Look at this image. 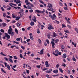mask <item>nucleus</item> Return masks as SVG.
Here are the masks:
<instances>
[{
    "label": "nucleus",
    "instance_id": "f257e3e1",
    "mask_svg": "<svg viewBox=\"0 0 78 78\" xmlns=\"http://www.w3.org/2000/svg\"><path fill=\"white\" fill-rule=\"evenodd\" d=\"M49 17L51 18L52 20H54V19H55L56 18V16L55 14H53L52 15L51 14L49 15Z\"/></svg>",
    "mask_w": 78,
    "mask_h": 78
},
{
    "label": "nucleus",
    "instance_id": "f03ea898",
    "mask_svg": "<svg viewBox=\"0 0 78 78\" xmlns=\"http://www.w3.org/2000/svg\"><path fill=\"white\" fill-rule=\"evenodd\" d=\"M4 64H5V67H7L8 70H11V69H10V66H9V65H7V63H6V62H4Z\"/></svg>",
    "mask_w": 78,
    "mask_h": 78
},
{
    "label": "nucleus",
    "instance_id": "7ed1b4c3",
    "mask_svg": "<svg viewBox=\"0 0 78 78\" xmlns=\"http://www.w3.org/2000/svg\"><path fill=\"white\" fill-rule=\"evenodd\" d=\"M55 53H55V52H53L52 53L55 55V56H58V53H59V51L58 50H56L55 51Z\"/></svg>",
    "mask_w": 78,
    "mask_h": 78
},
{
    "label": "nucleus",
    "instance_id": "20e7f679",
    "mask_svg": "<svg viewBox=\"0 0 78 78\" xmlns=\"http://www.w3.org/2000/svg\"><path fill=\"white\" fill-rule=\"evenodd\" d=\"M48 30H52V29H54L53 28V26L51 25L50 24H48Z\"/></svg>",
    "mask_w": 78,
    "mask_h": 78
},
{
    "label": "nucleus",
    "instance_id": "39448f33",
    "mask_svg": "<svg viewBox=\"0 0 78 78\" xmlns=\"http://www.w3.org/2000/svg\"><path fill=\"white\" fill-rule=\"evenodd\" d=\"M9 30H8V33L10 35L11 32H12V29L11 28V26H10L9 27Z\"/></svg>",
    "mask_w": 78,
    "mask_h": 78
},
{
    "label": "nucleus",
    "instance_id": "423d86ee",
    "mask_svg": "<svg viewBox=\"0 0 78 78\" xmlns=\"http://www.w3.org/2000/svg\"><path fill=\"white\" fill-rule=\"evenodd\" d=\"M5 37H7V39H10V36L8 34L5 33Z\"/></svg>",
    "mask_w": 78,
    "mask_h": 78
},
{
    "label": "nucleus",
    "instance_id": "0eeeda50",
    "mask_svg": "<svg viewBox=\"0 0 78 78\" xmlns=\"http://www.w3.org/2000/svg\"><path fill=\"white\" fill-rule=\"evenodd\" d=\"M45 65L46 67H48L50 66V65L48 64V61H46L45 62Z\"/></svg>",
    "mask_w": 78,
    "mask_h": 78
},
{
    "label": "nucleus",
    "instance_id": "6e6552de",
    "mask_svg": "<svg viewBox=\"0 0 78 78\" xmlns=\"http://www.w3.org/2000/svg\"><path fill=\"white\" fill-rule=\"evenodd\" d=\"M57 36V34L55 32H53V35H51L52 37H55Z\"/></svg>",
    "mask_w": 78,
    "mask_h": 78
},
{
    "label": "nucleus",
    "instance_id": "1a4fd4ad",
    "mask_svg": "<svg viewBox=\"0 0 78 78\" xmlns=\"http://www.w3.org/2000/svg\"><path fill=\"white\" fill-rule=\"evenodd\" d=\"M9 5H10V6H11V7H13V6H12V5H13V6H17V5H16V4H13L12 2H11L10 3H9Z\"/></svg>",
    "mask_w": 78,
    "mask_h": 78
},
{
    "label": "nucleus",
    "instance_id": "9d476101",
    "mask_svg": "<svg viewBox=\"0 0 78 78\" xmlns=\"http://www.w3.org/2000/svg\"><path fill=\"white\" fill-rule=\"evenodd\" d=\"M51 43L52 44V48H55V42H54V41H52L51 42Z\"/></svg>",
    "mask_w": 78,
    "mask_h": 78
},
{
    "label": "nucleus",
    "instance_id": "9b49d317",
    "mask_svg": "<svg viewBox=\"0 0 78 78\" xmlns=\"http://www.w3.org/2000/svg\"><path fill=\"white\" fill-rule=\"evenodd\" d=\"M53 73H58V70L55 69L53 71Z\"/></svg>",
    "mask_w": 78,
    "mask_h": 78
},
{
    "label": "nucleus",
    "instance_id": "f8f14e48",
    "mask_svg": "<svg viewBox=\"0 0 78 78\" xmlns=\"http://www.w3.org/2000/svg\"><path fill=\"white\" fill-rule=\"evenodd\" d=\"M40 51V55H43V54H44V49H42Z\"/></svg>",
    "mask_w": 78,
    "mask_h": 78
},
{
    "label": "nucleus",
    "instance_id": "ddd939ff",
    "mask_svg": "<svg viewBox=\"0 0 78 78\" xmlns=\"http://www.w3.org/2000/svg\"><path fill=\"white\" fill-rule=\"evenodd\" d=\"M35 12H37V13H40L41 14H42L41 11L39 10H35Z\"/></svg>",
    "mask_w": 78,
    "mask_h": 78
},
{
    "label": "nucleus",
    "instance_id": "4468645a",
    "mask_svg": "<svg viewBox=\"0 0 78 78\" xmlns=\"http://www.w3.org/2000/svg\"><path fill=\"white\" fill-rule=\"evenodd\" d=\"M72 44L73 45H74L75 47H76V44H77L76 43H74L73 41L72 42Z\"/></svg>",
    "mask_w": 78,
    "mask_h": 78
},
{
    "label": "nucleus",
    "instance_id": "2eb2a0df",
    "mask_svg": "<svg viewBox=\"0 0 78 78\" xmlns=\"http://www.w3.org/2000/svg\"><path fill=\"white\" fill-rule=\"evenodd\" d=\"M32 20L34 21L35 22H36L37 21V20H36V17L34 16V18L32 19Z\"/></svg>",
    "mask_w": 78,
    "mask_h": 78
},
{
    "label": "nucleus",
    "instance_id": "dca6fc26",
    "mask_svg": "<svg viewBox=\"0 0 78 78\" xmlns=\"http://www.w3.org/2000/svg\"><path fill=\"white\" fill-rule=\"evenodd\" d=\"M1 70L2 72H3V73H6V71H5L4 69H3L2 68L1 69Z\"/></svg>",
    "mask_w": 78,
    "mask_h": 78
},
{
    "label": "nucleus",
    "instance_id": "f3484780",
    "mask_svg": "<svg viewBox=\"0 0 78 78\" xmlns=\"http://www.w3.org/2000/svg\"><path fill=\"white\" fill-rule=\"evenodd\" d=\"M59 70L61 73H63V70H62V68H59Z\"/></svg>",
    "mask_w": 78,
    "mask_h": 78
},
{
    "label": "nucleus",
    "instance_id": "a211bd4d",
    "mask_svg": "<svg viewBox=\"0 0 78 78\" xmlns=\"http://www.w3.org/2000/svg\"><path fill=\"white\" fill-rule=\"evenodd\" d=\"M7 8H8L7 9V10H10V9H11V7H10L9 6L7 5Z\"/></svg>",
    "mask_w": 78,
    "mask_h": 78
},
{
    "label": "nucleus",
    "instance_id": "6ab92c4d",
    "mask_svg": "<svg viewBox=\"0 0 78 78\" xmlns=\"http://www.w3.org/2000/svg\"><path fill=\"white\" fill-rule=\"evenodd\" d=\"M63 58H67V55L65 54H64L63 55Z\"/></svg>",
    "mask_w": 78,
    "mask_h": 78
},
{
    "label": "nucleus",
    "instance_id": "aec40b11",
    "mask_svg": "<svg viewBox=\"0 0 78 78\" xmlns=\"http://www.w3.org/2000/svg\"><path fill=\"white\" fill-rule=\"evenodd\" d=\"M37 32L38 34H39L40 33V30L39 29H37Z\"/></svg>",
    "mask_w": 78,
    "mask_h": 78
},
{
    "label": "nucleus",
    "instance_id": "412c9836",
    "mask_svg": "<svg viewBox=\"0 0 78 78\" xmlns=\"http://www.w3.org/2000/svg\"><path fill=\"white\" fill-rule=\"evenodd\" d=\"M9 61L10 62H11L12 63H13V61H12V59H11V58H9Z\"/></svg>",
    "mask_w": 78,
    "mask_h": 78
},
{
    "label": "nucleus",
    "instance_id": "4be33fe9",
    "mask_svg": "<svg viewBox=\"0 0 78 78\" xmlns=\"http://www.w3.org/2000/svg\"><path fill=\"white\" fill-rule=\"evenodd\" d=\"M27 6V9H31V7L30 6L28 5Z\"/></svg>",
    "mask_w": 78,
    "mask_h": 78
},
{
    "label": "nucleus",
    "instance_id": "5701e85b",
    "mask_svg": "<svg viewBox=\"0 0 78 78\" xmlns=\"http://www.w3.org/2000/svg\"><path fill=\"white\" fill-rule=\"evenodd\" d=\"M30 24L31 26H33L34 25V22H32Z\"/></svg>",
    "mask_w": 78,
    "mask_h": 78
},
{
    "label": "nucleus",
    "instance_id": "b1692460",
    "mask_svg": "<svg viewBox=\"0 0 78 78\" xmlns=\"http://www.w3.org/2000/svg\"><path fill=\"white\" fill-rule=\"evenodd\" d=\"M59 41V40L58 39H56L54 40V41L55 43H56V44H57V42H58Z\"/></svg>",
    "mask_w": 78,
    "mask_h": 78
},
{
    "label": "nucleus",
    "instance_id": "393cba45",
    "mask_svg": "<svg viewBox=\"0 0 78 78\" xmlns=\"http://www.w3.org/2000/svg\"><path fill=\"white\" fill-rule=\"evenodd\" d=\"M16 41H18V42H19L20 41V38H17L16 39Z\"/></svg>",
    "mask_w": 78,
    "mask_h": 78
},
{
    "label": "nucleus",
    "instance_id": "a878e982",
    "mask_svg": "<svg viewBox=\"0 0 78 78\" xmlns=\"http://www.w3.org/2000/svg\"><path fill=\"white\" fill-rule=\"evenodd\" d=\"M15 31L16 34H18V30H17L16 28L15 30Z\"/></svg>",
    "mask_w": 78,
    "mask_h": 78
},
{
    "label": "nucleus",
    "instance_id": "bb28decb",
    "mask_svg": "<svg viewBox=\"0 0 78 78\" xmlns=\"http://www.w3.org/2000/svg\"><path fill=\"white\" fill-rule=\"evenodd\" d=\"M56 67L57 69H58L59 68V64H57L55 66Z\"/></svg>",
    "mask_w": 78,
    "mask_h": 78
},
{
    "label": "nucleus",
    "instance_id": "cd10ccee",
    "mask_svg": "<svg viewBox=\"0 0 78 78\" xmlns=\"http://www.w3.org/2000/svg\"><path fill=\"white\" fill-rule=\"evenodd\" d=\"M73 61H76V59L75 58V56H73Z\"/></svg>",
    "mask_w": 78,
    "mask_h": 78
},
{
    "label": "nucleus",
    "instance_id": "c85d7f7f",
    "mask_svg": "<svg viewBox=\"0 0 78 78\" xmlns=\"http://www.w3.org/2000/svg\"><path fill=\"white\" fill-rule=\"evenodd\" d=\"M70 19H69V18H68L67 20V22L69 23H70Z\"/></svg>",
    "mask_w": 78,
    "mask_h": 78
},
{
    "label": "nucleus",
    "instance_id": "c756f323",
    "mask_svg": "<svg viewBox=\"0 0 78 78\" xmlns=\"http://www.w3.org/2000/svg\"><path fill=\"white\" fill-rule=\"evenodd\" d=\"M62 66H63L64 67H65L66 66V64H65L64 63H63L62 64Z\"/></svg>",
    "mask_w": 78,
    "mask_h": 78
},
{
    "label": "nucleus",
    "instance_id": "7c9ffc66",
    "mask_svg": "<svg viewBox=\"0 0 78 78\" xmlns=\"http://www.w3.org/2000/svg\"><path fill=\"white\" fill-rule=\"evenodd\" d=\"M30 38L31 40H33L34 39V38L33 36H30Z\"/></svg>",
    "mask_w": 78,
    "mask_h": 78
},
{
    "label": "nucleus",
    "instance_id": "2f4dec72",
    "mask_svg": "<svg viewBox=\"0 0 78 78\" xmlns=\"http://www.w3.org/2000/svg\"><path fill=\"white\" fill-rule=\"evenodd\" d=\"M46 73H51V71L50 70H48L46 71Z\"/></svg>",
    "mask_w": 78,
    "mask_h": 78
},
{
    "label": "nucleus",
    "instance_id": "473e14b6",
    "mask_svg": "<svg viewBox=\"0 0 78 78\" xmlns=\"http://www.w3.org/2000/svg\"><path fill=\"white\" fill-rule=\"evenodd\" d=\"M46 42H47L48 44H50V42H49V41L48 39H47L46 40Z\"/></svg>",
    "mask_w": 78,
    "mask_h": 78
},
{
    "label": "nucleus",
    "instance_id": "72a5a7b5",
    "mask_svg": "<svg viewBox=\"0 0 78 78\" xmlns=\"http://www.w3.org/2000/svg\"><path fill=\"white\" fill-rule=\"evenodd\" d=\"M21 2H20V1L19 0H17V2L16 4H18L19 3H21Z\"/></svg>",
    "mask_w": 78,
    "mask_h": 78
},
{
    "label": "nucleus",
    "instance_id": "f704fd0d",
    "mask_svg": "<svg viewBox=\"0 0 78 78\" xmlns=\"http://www.w3.org/2000/svg\"><path fill=\"white\" fill-rule=\"evenodd\" d=\"M36 67L38 68V69H40L41 68V66L40 65H37Z\"/></svg>",
    "mask_w": 78,
    "mask_h": 78
},
{
    "label": "nucleus",
    "instance_id": "c9c22d12",
    "mask_svg": "<svg viewBox=\"0 0 78 78\" xmlns=\"http://www.w3.org/2000/svg\"><path fill=\"white\" fill-rule=\"evenodd\" d=\"M38 41L39 42V44L41 43V40L40 39H38Z\"/></svg>",
    "mask_w": 78,
    "mask_h": 78
},
{
    "label": "nucleus",
    "instance_id": "e433bc0d",
    "mask_svg": "<svg viewBox=\"0 0 78 78\" xmlns=\"http://www.w3.org/2000/svg\"><path fill=\"white\" fill-rule=\"evenodd\" d=\"M10 34L11 36H14V32H11Z\"/></svg>",
    "mask_w": 78,
    "mask_h": 78
},
{
    "label": "nucleus",
    "instance_id": "4c0bfd02",
    "mask_svg": "<svg viewBox=\"0 0 78 78\" xmlns=\"http://www.w3.org/2000/svg\"><path fill=\"white\" fill-rule=\"evenodd\" d=\"M64 31L66 33H70V32H69V30H64Z\"/></svg>",
    "mask_w": 78,
    "mask_h": 78
},
{
    "label": "nucleus",
    "instance_id": "58836bf2",
    "mask_svg": "<svg viewBox=\"0 0 78 78\" xmlns=\"http://www.w3.org/2000/svg\"><path fill=\"white\" fill-rule=\"evenodd\" d=\"M0 54H1V55H2V56H6V55H5L3 53V52H1Z\"/></svg>",
    "mask_w": 78,
    "mask_h": 78
},
{
    "label": "nucleus",
    "instance_id": "ea45409f",
    "mask_svg": "<svg viewBox=\"0 0 78 78\" xmlns=\"http://www.w3.org/2000/svg\"><path fill=\"white\" fill-rule=\"evenodd\" d=\"M21 48H22L23 50H24L25 49V48L23 46H21Z\"/></svg>",
    "mask_w": 78,
    "mask_h": 78
},
{
    "label": "nucleus",
    "instance_id": "a19ab883",
    "mask_svg": "<svg viewBox=\"0 0 78 78\" xmlns=\"http://www.w3.org/2000/svg\"><path fill=\"white\" fill-rule=\"evenodd\" d=\"M50 36H51V35L50 34H48V39H50Z\"/></svg>",
    "mask_w": 78,
    "mask_h": 78
},
{
    "label": "nucleus",
    "instance_id": "79ce46f5",
    "mask_svg": "<svg viewBox=\"0 0 78 78\" xmlns=\"http://www.w3.org/2000/svg\"><path fill=\"white\" fill-rule=\"evenodd\" d=\"M39 1L40 2V3H42V4H44V3L43 2V1L42 0H39Z\"/></svg>",
    "mask_w": 78,
    "mask_h": 78
},
{
    "label": "nucleus",
    "instance_id": "37998d69",
    "mask_svg": "<svg viewBox=\"0 0 78 78\" xmlns=\"http://www.w3.org/2000/svg\"><path fill=\"white\" fill-rule=\"evenodd\" d=\"M18 17L19 16L16 17H15V18H16L15 20H19V19H20Z\"/></svg>",
    "mask_w": 78,
    "mask_h": 78
},
{
    "label": "nucleus",
    "instance_id": "c03bdc74",
    "mask_svg": "<svg viewBox=\"0 0 78 78\" xmlns=\"http://www.w3.org/2000/svg\"><path fill=\"white\" fill-rule=\"evenodd\" d=\"M0 31L1 32H2V33H5V31L3 30V29H1Z\"/></svg>",
    "mask_w": 78,
    "mask_h": 78
},
{
    "label": "nucleus",
    "instance_id": "a18cd8bd",
    "mask_svg": "<svg viewBox=\"0 0 78 78\" xmlns=\"http://www.w3.org/2000/svg\"><path fill=\"white\" fill-rule=\"evenodd\" d=\"M45 11H46L45 9H43V11H41V14L44 13V12H45Z\"/></svg>",
    "mask_w": 78,
    "mask_h": 78
},
{
    "label": "nucleus",
    "instance_id": "49530a36",
    "mask_svg": "<svg viewBox=\"0 0 78 78\" xmlns=\"http://www.w3.org/2000/svg\"><path fill=\"white\" fill-rule=\"evenodd\" d=\"M54 23H55V22H56L57 23H58V24H59V22L56 20H55V22H54Z\"/></svg>",
    "mask_w": 78,
    "mask_h": 78
},
{
    "label": "nucleus",
    "instance_id": "de8ad7c7",
    "mask_svg": "<svg viewBox=\"0 0 78 78\" xmlns=\"http://www.w3.org/2000/svg\"><path fill=\"white\" fill-rule=\"evenodd\" d=\"M30 40H30V39H27L26 41L27 42H29L30 41Z\"/></svg>",
    "mask_w": 78,
    "mask_h": 78
},
{
    "label": "nucleus",
    "instance_id": "09e8293b",
    "mask_svg": "<svg viewBox=\"0 0 78 78\" xmlns=\"http://www.w3.org/2000/svg\"><path fill=\"white\" fill-rule=\"evenodd\" d=\"M62 28H65L66 27V25L64 24H62Z\"/></svg>",
    "mask_w": 78,
    "mask_h": 78
},
{
    "label": "nucleus",
    "instance_id": "8fccbe9b",
    "mask_svg": "<svg viewBox=\"0 0 78 78\" xmlns=\"http://www.w3.org/2000/svg\"><path fill=\"white\" fill-rule=\"evenodd\" d=\"M1 8L2 9V11H5V9H3V7H1Z\"/></svg>",
    "mask_w": 78,
    "mask_h": 78
},
{
    "label": "nucleus",
    "instance_id": "3c124183",
    "mask_svg": "<svg viewBox=\"0 0 78 78\" xmlns=\"http://www.w3.org/2000/svg\"><path fill=\"white\" fill-rule=\"evenodd\" d=\"M2 25L3 27H5L6 26V23H2Z\"/></svg>",
    "mask_w": 78,
    "mask_h": 78
},
{
    "label": "nucleus",
    "instance_id": "603ef678",
    "mask_svg": "<svg viewBox=\"0 0 78 78\" xmlns=\"http://www.w3.org/2000/svg\"><path fill=\"white\" fill-rule=\"evenodd\" d=\"M13 57H14V59H18V58H17V57H16V56H13Z\"/></svg>",
    "mask_w": 78,
    "mask_h": 78
},
{
    "label": "nucleus",
    "instance_id": "864d4df0",
    "mask_svg": "<svg viewBox=\"0 0 78 78\" xmlns=\"http://www.w3.org/2000/svg\"><path fill=\"white\" fill-rule=\"evenodd\" d=\"M20 58H22L23 57V56L22 55V54H20Z\"/></svg>",
    "mask_w": 78,
    "mask_h": 78
},
{
    "label": "nucleus",
    "instance_id": "5fc2aeb1",
    "mask_svg": "<svg viewBox=\"0 0 78 78\" xmlns=\"http://www.w3.org/2000/svg\"><path fill=\"white\" fill-rule=\"evenodd\" d=\"M30 4H31V3L28 2L26 3V5H30Z\"/></svg>",
    "mask_w": 78,
    "mask_h": 78
},
{
    "label": "nucleus",
    "instance_id": "6e6d98bb",
    "mask_svg": "<svg viewBox=\"0 0 78 78\" xmlns=\"http://www.w3.org/2000/svg\"><path fill=\"white\" fill-rule=\"evenodd\" d=\"M6 14L5 13H3V16L4 17H6Z\"/></svg>",
    "mask_w": 78,
    "mask_h": 78
},
{
    "label": "nucleus",
    "instance_id": "4d7b16f0",
    "mask_svg": "<svg viewBox=\"0 0 78 78\" xmlns=\"http://www.w3.org/2000/svg\"><path fill=\"white\" fill-rule=\"evenodd\" d=\"M48 70V68H44L43 69V71H45V70Z\"/></svg>",
    "mask_w": 78,
    "mask_h": 78
},
{
    "label": "nucleus",
    "instance_id": "13d9d810",
    "mask_svg": "<svg viewBox=\"0 0 78 78\" xmlns=\"http://www.w3.org/2000/svg\"><path fill=\"white\" fill-rule=\"evenodd\" d=\"M12 18H15L16 17V16L14 15V14H12Z\"/></svg>",
    "mask_w": 78,
    "mask_h": 78
},
{
    "label": "nucleus",
    "instance_id": "bf43d9fd",
    "mask_svg": "<svg viewBox=\"0 0 78 78\" xmlns=\"http://www.w3.org/2000/svg\"><path fill=\"white\" fill-rule=\"evenodd\" d=\"M64 9L65 10H68V9H67V8L66 7H64Z\"/></svg>",
    "mask_w": 78,
    "mask_h": 78
},
{
    "label": "nucleus",
    "instance_id": "052dcab7",
    "mask_svg": "<svg viewBox=\"0 0 78 78\" xmlns=\"http://www.w3.org/2000/svg\"><path fill=\"white\" fill-rule=\"evenodd\" d=\"M16 47V45H12L11 47V48H14V47Z\"/></svg>",
    "mask_w": 78,
    "mask_h": 78
},
{
    "label": "nucleus",
    "instance_id": "680f3d73",
    "mask_svg": "<svg viewBox=\"0 0 78 78\" xmlns=\"http://www.w3.org/2000/svg\"><path fill=\"white\" fill-rule=\"evenodd\" d=\"M4 59H5V60H6V61H8V58H7L6 57H5V58H4Z\"/></svg>",
    "mask_w": 78,
    "mask_h": 78
},
{
    "label": "nucleus",
    "instance_id": "e2e57ef3",
    "mask_svg": "<svg viewBox=\"0 0 78 78\" xmlns=\"http://www.w3.org/2000/svg\"><path fill=\"white\" fill-rule=\"evenodd\" d=\"M30 12H33V9H30L29 10Z\"/></svg>",
    "mask_w": 78,
    "mask_h": 78
},
{
    "label": "nucleus",
    "instance_id": "0e129e2a",
    "mask_svg": "<svg viewBox=\"0 0 78 78\" xmlns=\"http://www.w3.org/2000/svg\"><path fill=\"white\" fill-rule=\"evenodd\" d=\"M23 7H24V8H26V9H27V6H26V5H23Z\"/></svg>",
    "mask_w": 78,
    "mask_h": 78
},
{
    "label": "nucleus",
    "instance_id": "69168bd1",
    "mask_svg": "<svg viewBox=\"0 0 78 78\" xmlns=\"http://www.w3.org/2000/svg\"><path fill=\"white\" fill-rule=\"evenodd\" d=\"M75 30H76V31L78 33V29H77V28H75Z\"/></svg>",
    "mask_w": 78,
    "mask_h": 78
},
{
    "label": "nucleus",
    "instance_id": "338daca9",
    "mask_svg": "<svg viewBox=\"0 0 78 78\" xmlns=\"http://www.w3.org/2000/svg\"><path fill=\"white\" fill-rule=\"evenodd\" d=\"M61 48L62 49H64V46L62 45L61 46Z\"/></svg>",
    "mask_w": 78,
    "mask_h": 78
},
{
    "label": "nucleus",
    "instance_id": "774afa93",
    "mask_svg": "<svg viewBox=\"0 0 78 78\" xmlns=\"http://www.w3.org/2000/svg\"><path fill=\"white\" fill-rule=\"evenodd\" d=\"M20 24L19 23H17V26L18 27H20Z\"/></svg>",
    "mask_w": 78,
    "mask_h": 78
}]
</instances>
